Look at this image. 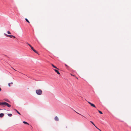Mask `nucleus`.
Instances as JSON below:
<instances>
[{"label": "nucleus", "instance_id": "1", "mask_svg": "<svg viewBox=\"0 0 131 131\" xmlns=\"http://www.w3.org/2000/svg\"><path fill=\"white\" fill-rule=\"evenodd\" d=\"M42 91L40 89L36 90V93L38 95H41L42 93Z\"/></svg>", "mask_w": 131, "mask_h": 131}, {"label": "nucleus", "instance_id": "2", "mask_svg": "<svg viewBox=\"0 0 131 131\" xmlns=\"http://www.w3.org/2000/svg\"><path fill=\"white\" fill-rule=\"evenodd\" d=\"M7 37H10L11 38H15V37L13 35H8L5 34H4Z\"/></svg>", "mask_w": 131, "mask_h": 131}, {"label": "nucleus", "instance_id": "3", "mask_svg": "<svg viewBox=\"0 0 131 131\" xmlns=\"http://www.w3.org/2000/svg\"><path fill=\"white\" fill-rule=\"evenodd\" d=\"M7 103L6 102H1V105L3 107H4L6 106Z\"/></svg>", "mask_w": 131, "mask_h": 131}, {"label": "nucleus", "instance_id": "4", "mask_svg": "<svg viewBox=\"0 0 131 131\" xmlns=\"http://www.w3.org/2000/svg\"><path fill=\"white\" fill-rule=\"evenodd\" d=\"M88 102V103L89 104L91 105V106H92V107H95V108L96 107H95V106L94 105V104H92V103H91L90 102Z\"/></svg>", "mask_w": 131, "mask_h": 131}, {"label": "nucleus", "instance_id": "5", "mask_svg": "<svg viewBox=\"0 0 131 131\" xmlns=\"http://www.w3.org/2000/svg\"><path fill=\"white\" fill-rule=\"evenodd\" d=\"M91 123L96 128L98 129L100 131H101L100 129L99 128H98L92 122V121H90Z\"/></svg>", "mask_w": 131, "mask_h": 131}, {"label": "nucleus", "instance_id": "6", "mask_svg": "<svg viewBox=\"0 0 131 131\" xmlns=\"http://www.w3.org/2000/svg\"><path fill=\"white\" fill-rule=\"evenodd\" d=\"M54 70L59 75L60 74V73L56 69H54Z\"/></svg>", "mask_w": 131, "mask_h": 131}, {"label": "nucleus", "instance_id": "7", "mask_svg": "<svg viewBox=\"0 0 131 131\" xmlns=\"http://www.w3.org/2000/svg\"><path fill=\"white\" fill-rule=\"evenodd\" d=\"M54 120L56 121H59V119L58 117L57 116H56L54 118Z\"/></svg>", "mask_w": 131, "mask_h": 131}, {"label": "nucleus", "instance_id": "8", "mask_svg": "<svg viewBox=\"0 0 131 131\" xmlns=\"http://www.w3.org/2000/svg\"><path fill=\"white\" fill-rule=\"evenodd\" d=\"M51 65L54 68H56V69H59L56 66H54L53 64H51Z\"/></svg>", "mask_w": 131, "mask_h": 131}, {"label": "nucleus", "instance_id": "9", "mask_svg": "<svg viewBox=\"0 0 131 131\" xmlns=\"http://www.w3.org/2000/svg\"><path fill=\"white\" fill-rule=\"evenodd\" d=\"M4 116V114L3 113H1L0 114V117H3Z\"/></svg>", "mask_w": 131, "mask_h": 131}, {"label": "nucleus", "instance_id": "10", "mask_svg": "<svg viewBox=\"0 0 131 131\" xmlns=\"http://www.w3.org/2000/svg\"><path fill=\"white\" fill-rule=\"evenodd\" d=\"M14 110L15 111L17 112L20 115V113L16 109H14Z\"/></svg>", "mask_w": 131, "mask_h": 131}, {"label": "nucleus", "instance_id": "11", "mask_svg": "<svg viewBox=\"0 0 131 131\" xmlns=\"http://www.w3.org/2000/svg\"><path fill=\"white\" fill-rule=\"evenodd\" d=\"M6 106H7L8 107H10L11 106V105L9 104L8 103H7Z\"/></svg>", "mask_w": 131, "mask_h": 131}, {"label": "nucleus", "instance_id": "12", "mask_svg": "<svg viewBox=\"0 0 131 131\" xmlns=\"http://www.w3.org/2000/svg\"><path fill=\"white\" fill-rule=\"evenodd\" d=\"M23 123H24V124H28V125H29V124L28 123H27V122H25V121H23Z\"/></svg>", "mask_w": 131, "mask_h": 131}, {"label": "nucleus", "instance_id": "13", "mask_svg": "<svg viewBox=\"0 0 131 131\" xmlns=\"http://www.w3.org/2000/svg\"><path fill=\"white\" fill-rule=\"evenodd\" d=\"M38 54V53L37 51H36L35 49H34L32 50Z\"/></svg>", "mask_w": 131, "mask_h": 131}, {"label": "nucleus", "instance_id": "14", "mask_svg": "<svg viewBox=\"0 0 131 131\" xmlns=\"http://www.w3.org/2000/svg\"><path fill=\"white\" fill-rule=\"evenodd\" d=\"M8 116L11 117L12 116V114H8Z\"/></svg>", "mask_w": 131, "mask_h": 131}, {"label": "nucleus", "instance_id": "15", "mask_svg": "<svg viewBox=\"0 0 131 131\" xmlns=\"http://www.w3.org/2000/svg\"><path fill=\"white\" fill-rule=\"evenodd\" d=\"M99 111V113L100 114H103V113H102V112L101 111H99H99Z\"/></svg>", "mask_w": 131, "mask_h": 131}, {"label": "nucleus", "instance_id": "16", "mask_svg": "<svg viewBox=\"0 0 131 131\" xmlns=\"http://www.w3.org/2000/svg\"><path fill=\"white\" fill-rule=\"evenodd\" d=\"M25 20H26V21L27 22H28V23H29L30 22H29V21H28V20L27 19V18H26L25 19Z\"/></svg>", "mask_w": 131, "mask_h": 131}, {"label": "nucleus", "instance_id": "17", "mask_svg": "<svg viewBox=\"0 0 131 131\" xmlns=\"http://www.w3.org/2000/svg\"><path fill=\"white\" fill-rule=\"evenodd\" d=\"M7 32V33L8 34H11V32H10V31H8Z\"/></svg>", "mask_w": 131, "mask_h": 131}, {"label": "nucleus", "instance_id": "18", "mask_svg": "<svg viewBox=\"0 0 131 131\" xmlns=\"http://www.w3.org/2000/svg\"><path fill=\"white\" fill-rule=\"evenodd\" d=\"M27 43L31 47L32 46L29 43Z\"/></svg>", "mask_w": 131, "mask_h": 131}, {"label": "nucleus", "instance_id": "19", "mask_svg": "<svg viewBox=\"0 0 131 131\" xmlns=\"http://www.w3.org/2000/svg\"><path fill=\"white\" fill-rule=\"evenodd\" d=\"M31 49H32V50H34V48H33V47H32V46H31Z\"/></svg>", "mask_w": 131, "mask_h": 131}, {"label": "nucleus", "instance_id": "20", "mask_svg": "<svg viewBox=\"0 0 131 131\" xmlns=\"http://www.w3.org/2000/svg\"><path fill=\"white\" fill-rule=\"evenodd\" d=\"M65 66L67 68L69 67V66L68 65H67L66 64H65Z\"/></svg>", "mask_w": 131, "mask_h": 131}, {"label": "nucleus", "instance_id": "21", "mask_svg": "<svg viewBox=\"0 0 131 131\" xmlns=\"http://www.w3.org/2000/svg\"><path fill=\"white\" fill-rule=\"evenodd\" d=\"M10 83H9L8 84V85L9 86V87H10Z\"/></svg>", "mask_w": 131, "mask_h": 131}, {"label": "nucleus", "instance_id": "22", "mask_svg": "<svg viewBox=\"0 0 131 131\" xmlns=\"http://www.w3.org/2000/svg\"><path fill=\"white\" fill-rule=\"evenodd\" d=\"M70 74L71 75H72L73 76H74V75H73V74Z\"/></svg>", "mask_w": 131, "mask_h": 131}, {"label": "nucleus", "instance_id": "23", "mask_svg": "<svg viewBox=\"0 0 131 131\" xmlns=\"http://www.w3.org/2000/svg\"><path fill=\"white\" fill-rule=\"evenodd\" d=\"M2 90L1 89V88H0V91H1Z\"/></svg>", "mask_w": 131, "mask_h": 131}, {"label": "nucleus", "instance_id": "24", "mask_svg": "<svg viewBox=\"0 0 131 131\" xmlns=\"http://www.w3.org/2000/svg\"><path fill=\"white\" fill-rule=\"evenodd\" d=\"M13 84V82H11V83H10V84Z\"/></svg>", "mask_w": 131, "mask_h": 131}, {"label": "nucleus", "instance_id": "25", "mask_svg": "<svg viewBox=\"0 0 131 131\" xmlns=\"http://www.w3.org/2000/svg\"><path fill=\"white\" fill-rule=\"evenodd\" d=\"M76 78L77 79H78V78L76 77Z\"/></svg>", "mask_w": 131, "mask_h": 131}, {"label": "nucleus", "instance_id": "26", "mask_svg": "<svg viewBox=\"0 0 131 131\" xmlns=\"http://www.w3.org/2000/svg\"><path fill=\"white\" fill-rule=\"evenodd\" d=\"M76 112L77 113H78V114H79L78 113H77V112Z\"/></svg>", "mask_w": 131, "mask_h": 131}, {"label": "nucleus", "instance_id": "27", "mask_svg": "<svg viewBox=\"0 0 131 131\" xmlns=\"http://www.w3.org/2000/svg\"><path fill=\"white\" fill-rule=\"evenodd\" d=\"M14 69V70H15V71H16V70L15 69Z\"/></svg>", "mask_w": 131, "mask_h": 131}]
</instances>
